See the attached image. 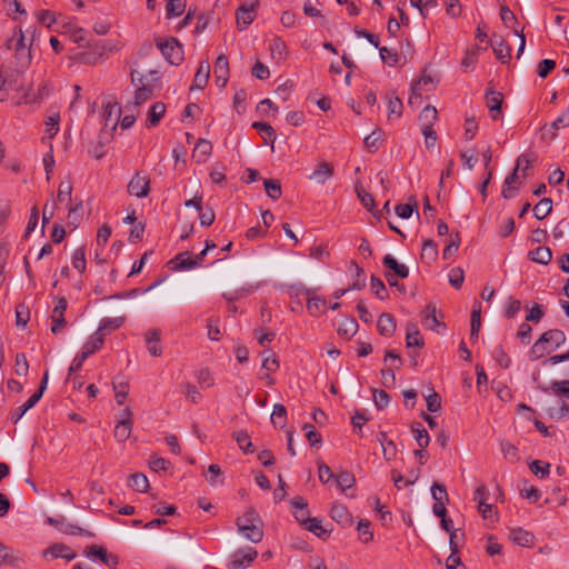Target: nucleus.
<instances>
[{"label":"nucleus","mask_w":569,"mask_h":569,"mask_svg":"<svg viewBox=\"0 0 569 569\" xmlns=\"http://www.w3.org/2000/svg\"><path fill=\"white\" fill-rule=\"evenodd\" d=\"M437 118L438 111L433 106H427L419 116L422 128L432 127Z\"/></svg>","instance_id":"39"},{"label":"nucleus","mask_w":569,"mask_h":569,"mask_svg":"<svg viewBox=\"0 0 569 569\" xmlns=\"http://www.w3.org/2000/svg\"><path fill=\"white\" fill-rule=\"evenodd\" d=\"M43 556H50L51 558H63L68 561L74 559L77 557L76 552L70 549V547L63 543H53L49 548L43 551Z\"/></svg>","instance_id":"13"},{"label":"nucleus","mask_w":569,"mask_h":569,"mask_svg":"<svg viewBox=\"0 0 569 569\" xmlns=\"http://www.w3.org/2000/svg\"><path fill=\"white\" fill-rule=\"evenodd\" d=\"M129 486L139 492H146L149 489V480L143 473H133L130 476Z\"/></svg>","instance_id":"44"},{"label":"nucleus","mask_w":569,"mask_h":569,"mask_svg":"<svg viewBox=\"0 0 569 569\" xmlns=\"http://www.w3.org/2000/svg\"><path fill=\"white\" fill-rule=\"evenodd\" d=\"M269 50L271 52L272 59L277 61H281L287 57L288 50L287 44L283 40L276 38L272 39L269 43Z\"/></svg>","instance_id":"33"},{"label":"nucleus","mask_w":569,"mask_h":569,"mask_svg":"<svg viewBox=\"0 0 569 569\" xmlns=\"http://www.w3.org/2000/svg\"><path fill=\"white\" fill-rule=\"evenodd\" d=\"M460 244V236L458 232L450 236V242L445 247L442 251L443 259H450L458 250Z\"/></svg>","instance_id":"55"},{"label":"nucleus","mask_w":569,"mask_h":569,"mask_svg":"<svg viewBox=\"0 0 569 569\" xmlns=\"http://www.w3.org/2000/svg\"><path fill=\"white\" fill-rule=\"evenodd\" d=\"M146 345L151 356L160 357L162 355L159 329H152L146 333Z\"/></svg>","instance_id":"16"},{"label":"nucleus","mask_w":569,"mask_h":569,"mask_svg":"<svg viewBox=\"0 0 569 569\" xmlns=\"http://www.w3.org/2000/svg\"><path fill=\"white\" fill-rule=\"evenodd\" d=\"M371 291L381 300L388 297L387 288L382 280L372 276L370 281Z\"/></svg>","instance_id":"57"},{"label":"nucleus","mask_w":569,"mask_h":569,"mask_svg":"<svg viewBox=\"0 0 569 569\" xmlns=\"http://www.w3.org/2000/svg\"><path fill=\"white\" fill-rule=\"evenodd\" d=\"M170 263L174 264L173 269L176 270H189L198 267V261L191 257L189 251L177 254Z\"/></svg>","instance_id":"21"},{"label":"nucleus","mask_w":569,"mask_h":569,"mask_svg":"<svg viewBox=\"0 0 569 569\" xmlns=\"http://www.w3.org/2000/svg\"><path fill=\"white\" fill-rule=\"evenodd\" d=\"M552 349L548 348V346L541 341V338H539L533 346L531 347L529 351V359L531 361H536L538 359H541L545 355L551 352Z\"/></svg>","instance_id":"42"},{"label":"nucleus","mask_w":569,"mask_h":569,"mask_svg":"<svg viewBox=\"0 0 569 569\" xmlns=\"http://www.w3.org/2000/svg\"><path fill=\"white\" fill-rule=\"evenodd\" d=\"M552 210L550 198H542L533 208L535 217L539 220L545 219Z\"/></svg>","instance_id":"43"},{"label":"nucleus","mask_w":569,"mask_h":569,"mask_svg":"<svg viewBox=\"0 0 569 569\" xmlns=\"http://www.w3.org/2000/svg\"><path fill=\"white\" fill-rule=\"evenodd\" d=\"M326 300L321 297H309L307 300V309L311 316H319L323 312Z\"/></svg>","instance_id":"47"},{"label":"nucleus","mask_w":569,"mask_h":569,"mask_svg":"<svg viewBox=\"0 0 569 569\" xmlns=\"http://www.w3.org/2000/svg\"><path fill=\"white\" fill-rule=\"evenodd\" d=\"M254 6H241L236 13L237 24L240 29L247 28L254 20Z\"/></svg>","instance_id":"20"},{"label":"nucleus","mask_w":569,"mask_h":569,"mask_svg":"<svg viewBox=\"0 0 569 569\" xmlns=\"http://www.w3.org/2000/svg\"><path fill=\"white\" fill-rule=\"evenodd\" d=\"M71 263H72V267L76 270H78L80 273L84 272L86 267H87V261H86V248L83 246L76 249V251L73 252L72 258H71Z\"/></svg>","instance_id":"45"},{"label":"nucleus","mask_w":569,"mask_h":569,"mask_svg":"<svg viewBox=\"0 0 569 569\" xmlns=\"http://www.w3.org/2000/svg\"><path fill=\"white\" fill-rule=\"evenodd\" d=\"M335 480H336L337 486L342 491L351 488L356 482L355 476L349 471H341L340 473H338L336 476Z\"/></svg>","instance_id":"52"},{"label":"nucleus","mask_w":569,"mask_h":569,"mask_svg":"<svg viewBox=\"0 0 569 569\" xmlns=\"http://www.w3.org/2000/svg\"><path fill=\"white\" fill-rule=\"evenodd\" d=\"M210 77V64L208 61H201L199 63L198 70L194 74L193 84L191 89H203Z\"/></svg>","instance_id":"18"},{"label":"nucleus","mask_w":569,"mask_h":569,"mask_svg":"<svg viewBox=\"0 0 569 569\" xmlns=\"http://www.w3.org/2000/svg\"><path fill=\"white\" fill-rule=\"evenodd\" d=\"M151 94H152V90L150 88L146 87L144 84H142L141 87H138L134 92V100H133L134 107H139L142 103H144L147 100H149L151 98Z\"/></svg>","instance_id":"58"},{"label":"nucleus","mask_w":569,"mask_h":569,"mask_svg":"<svg viewBox=\"0 0 569 569\" xmlns=\"http://www.w3.org/2000/svg\"><path fill=\"white\" fill-rule=\"evenodd\" d=\"M164 113H166V104L164 103H162V102L153 103L150 107V110L148 113L147 127L148 128L156 127L160 122V120L164 116Z\"/></svg>","instance_id":"28"},{"label":"nucleus","mask_w":569,"mask_h":569,"mask_svg":"<svg viewBox=\"0 0 569 569\" xmlns=\"http://www.w3.org/2000/svg\"><path fill=\"white\" fill-rule=\"evenodd\" d=\"M293 508V516L296 520L302 526L310 519L308 503L302 497H296L291 501Z\"/></svg>","instance_id":"15"},{"label":"nucleus","mask_w":569,"mask_h":569,"mask_svg":"<svg viewBox=\"0 0 569 569\" xmlns=\"http://www.w3.org/2000/svg\"><path fill=\"white\" fill-rule=\"evenodd\" d=\"M67 307H68L67 299L64 297H60L58 299L57 305L53 308L52 315H51V320H52L51 332L53 335L60 333L67 325V321L64 319V312L67 310Z\"/></svg>","instance_id":"5"},{"label":"nucleus","mask_w":569,"mask_h":569,"mask_svg":"<svg viewBox=\"0 0 569 569\" xmlns=\"http://www.w3.org/2000/svg\"><path fill=\"white\" fill-rule=\"evenodd\" d=\"M536 159H537V157H536V154L533 152L520 154L517 158L516 168L505 179V184L510 186V184L515 183L517 181V179H518V171L522 167V163L526 162V168H529L531 166V163L536 161Z\"/></svg>","instance_id":"14"},{"label":"nucleus","mask_w":569,"mask_h":569,"mask_svg":"<svg viewBox=\"0 0 569 569\" xmlns=\"http://www.w3.org/2000/svg\"><path fill=\"white\" fill-rule=\"evenodd\" d=\"M529 468L532 473H535L536 476H538L540 478H546L550 472V465L547 462H541L539 460H533L529 465Z\"/></svg>","instance_id":"60"},{"label":"nucleus","mask_w":569,"mask_h":569,"mask_svg":"<svg viewBox=\"0 0 569 569\" xmlns=\"http://www.w3.org/2000/svg\"><path fill=\"white\" fill-rule=\"evenodd\" d=\"M260 519L256 510L249 509L237 519L238 531L251 542L258 543L263 537L262 528L258 525Z\"/></svg>","instance_id":"1"},{"label":"nucleus","mask_w":569,"mask_h":569,"mask_svg":"<svg viewBox=\"0 0 569 569\" xmlns=\"http://www.w3.org/2000/svg\"><path fill=\"white\" fill-rule=\"evenodd\" d=\"M257 556L258 552L251 547L239 549L231 556L228 569H244L250 566Z\"/></svg>","instance_id":"4"},{"label":"nucleus","mask_w":569,"mask_h":569,"mask_svg":"<svg viewBox=\"0 0 569 569\" xmlns=\"http://www.w3.org/2000/svg\"><path fill=\"white\" fill-rule=\"evenodd\" d=\"M485 98L491 119H499L501 113V104L503 102L502 93L493 90V88L489 86L486 90Z\"/></svg>","instance_id":"6"},{"label":"nucleus","mask_w":569,"mask_h":569,"mask_svg":"<svg viewBox=\"0 0 569 569\" xmlns=\"http://www.w3.org/2000/svg\"><path fill=\"white\" fill-rule=\"evenodd\" d=\"M422 325L433 331H439L438 328L445 325L438 319V310L436 305L429 303L422 311Z\"/></svg>","instance_id":"10"},{"label":"nucleus","mask_w":569,"mask_h":569,"mask_svg":"<svg viewBox=\"0 0 569 569\" xmlns=\"http://www.w3.org/2000/svg\"><path fill=\"white\" fill-rule=\"evenodd\" d=\"M303 528L321 539H326L329 536V531L323 528L321 521L318 518H310Z\"/></svg>","instance_id":"38"},{"label":"nucleus","mask_w":569,"mask_h":569,"mask_svg":"<svg viewBox=\"0 0 569 569\" xmlns=\"http://www.w3.org/2000/svg\"><path fill=\"white\" fill-rule=\"evenodd\" d=\"M84 553L89 557L92 556L99 558L106 566L110 568H114L118 565L117 556L108 553L103 547L96 545L89 546Z\"/></svg>","instance_id":"11"},{"label":"nucleus","mask_w":569,"mask_h":569,"mask_svg":"<svg viewBox=\"0 0 569 569\" xmlns=\"http://www.w3.org/2000/svg\"><path fill=\"white\" fill-rule=\"evenodd\" d=\"M540 338L547 346L550 345L552 350L559 348L566 342V335L559 329H550L543 332Z\"/></svg>","instance_id":"17"},{"label":"nucleus","mask_w":569,"mask_h":569,"mask_svg":"<svg viewBox=\"0 0 569 569\" xmlns=\"http://www.w3.org/2000/svg\"><path fill=\"white\" fill-rule=\"evenodd\" d=\"M492 50L498 60L502 63H507L510 59V47L500 37H493L491 40Z\"/></svg>","instance_id":"19"},{"label":"nucleus","mask_w":569,"mask_h":569,"mask_svg":"<svg viewBox=\"0 0 569 569\" xmlns=\"http://www.w3.org/2000/svg\"><path fill=\"white\" fill-rule=\"evenodd\" d=\"M546 412L553 420H561L569 413V405L561 401L559 406H548Z\"/></svg>","instance_id":"41"},{"label":"nucleus","mask_w":569,"mask_h":569,"mask_svg":"<svg viewBox=\"0 0 569 569\" xmlns=\"http://www.w3.org/2000/svg\"><path fill=\"white\" fill-rule=\"evenodd\" d=\"M531 261L540 264H548L552 259V251L548 247H537L528 253Z\"/></svg>","instance_id":"30"},{"label":"nucleus","mask_w":569,"mask_h":569,"mask_svg":"<svg viewBox=\"0 0 569 569\" xmlns=\"http://www.w3.org/2000/svg\"><path fill=\"white\" fill-rule=\"evenodd\" d=\"M412 432L418 446L426 449L430 442V437L427 430L422 428L420 423H417V427H412Z\"/></svg>","instance_id":"54"},{"label":"nucleus","mask_w":569,"mask_h":569,"mask_svg":"<svg viewBox=\"0 0 569 569\" xmlns=\"http://www.w3.org/2000/svg\"><path fill=\"white\" fill-rule=\"evenodd\" d=\"M338 335L346 339H350L358 331V323L353 318H345L338 327Z\"/></svg>","instance_id":"31"},{"label":"nucleus","mask_w":569,"mask_h":569,"mask_svg":"<svg viewBox=\"0 0 569 569\" xmlns=\"http://www.w3.org/2000/svg\"><path fill=\"white\" fill-rule=\"evenodd\" d=\"M234 439L239 446V448L244 453H252L254 451V447L250 440L249 435L246 431H239L234 433Z\"/></svg>","instance_id":"49"},{"label":"nucleus","mask_w":569,"mask_h":569,"mask_svg":"<svg viewBox=\"0 0 569 569\" xmlns=\"http://www.w3.org/2000/svg\"><path fill=\"white\" fill-rule=\"evenodd\" d=\"M381 131H373L363 140L366 148L369 151H376L381 143Z\"/></svg>","instance_id":"64"},{"label":"nucleus","mask_w":569,"mask_h":569,"mask_svg":"<svg viewBox=\"0 0 569 569\" xmlns=\"http://www.w3.org/2000/svg\"><path fill=\"white\" fill-rule=\"evenodd\" d=\"M481 327V309L480 306L473 307L471 312V330L470 338H477Z\"/></svg>","instance_id":"56"},{"label":"nucleus","mask_w":569,"mask_h":569,"mask_svg":"<svg viewBox=\"0 0 569 569\" xmlns=\"http://www.w3.org/2000/svg\"><path fill=\"white\" fill-rule=\"evenodd\" d=\"M266 193L273 200H277L281 197V184L278 180L274 179H266L263 182Z\"/></svg>","instance_id":"50"},{"label":"nucleus","mask_w":569,"mask_h":569,"mask_svg":"<svg viewBox=\"0 0 569 569\" xmlns=\"http://www.w3.org/2000/svg\"><path fill=\"white\" fill-rule=\"evenodd\" d=\"M379 53L381 60L388 63L390 67H395L399 61L398 53L388 49L387 47L379 48Z\"/></svg>","instance_id":"62"},{"label":"nucleus","mask_w":569,"mask_h":569,"mask_svg":"<svg viewBox=\"0 0 569 569\" xmlns=\"http://www.w3.org/2000/svg\"><path fill=\"white\" fill-rule=\"evenodd\" d=\"M387 99L389 117L396 116L399 118L402 114V101L399 99V97L395 96L393 93H389L387 96Z\"/></svg>","instance_id":"51"},{"label":"nucleus","mask_w":569,"mask_h":569,"mask_svg":"<svg viewBox=\"0 0 569 569\" xmlns=\"http://www.w3.org/2000/svg\"><path fill=\"white\" fill-rule=\"evenodd\" d=\"M333 166L327 161H322L316 167L308 179L318 184H325L333 176Z\"/></svg>","instance_id":"9"},{"label":"nucleus","mask_w":569,"mask_h":569,"mask_svg":"<svg viewBox=\"0 0 569 569\" xmlns=\"http://www.w3.org/2000/svg\"><path fill=\"white\" fill-rule=\"evenodd\" d=\"M378 440L382 447L383 457L387 460H392L397 453V447L392 440H390L385 432H380Z\"/></svg>","instance_id":"34"},{"label":"nucleus","mask_w":569,"mask_h":569,"mask_svg":"<svg viewBox=\"0 0 569 569\" xmlns=\"http://www.w3.org/2000/svg\"><path fill=\"white\" fill-rule=\"evenodd\" d=\"M157 47L161 51L162 56L166 60L173 66H178L183 60V50L182 46L176 38H168L164 40H159L157 42Z\"/></svg>","instance_id":"2"},{"label":"nucleus","mask_w":569,"mask_h":569,"mask_svg":"<svg viewBox=\"0 0 569 569\" xmlns=\"http://www.w3.org/2000/svg\"><path fill=\"white\" fill-rule=\"evenodd\" d=\"M510 538L521 547H531L535 536L522 528H515L510 530Z\"/></svg>","instance_id":"24"},{"label":"nucleus","mask_w":569,"mask_h":569,"mask_svg":"<svg viewBox=\"0 0 569 569\" xmlns=\"http://www.w3.org/2000/svg\"><path fill=\"white\" fill-rule=\"evenodd\" d=\"M186 0H168L166 11L168 18L179 17L184 12Z\"/></svg>","instance_id":"48"},{"label":"nucleus","mask_w":569,"mask_h":569,"mask_svg":"<svg viewBox=\"0 0 569 569\" xmlns=\"http://www.w3.org/2000/svg\"><path fill=\"white\" fill-rule=\"evenodd\" d=\"M382 263L386 268L389 270H392L395 276L400 278H407L409 274V269L406 264L399 263L396 258H393L391 254H386Z\"/></svg>","instance_id":"26"},{"label":"nucleus","mask_w":569,"mask_h":569,"mask_svg":"<svg viewBox=\"0 0 569 569\" xmlns=\"http://www.w3.org/2000/svg\"><path fill=\"white\" fill-rule=\"evenodd\" d=\"M436 81L431 74L423 73L421 78L416 81L412 86H415V90H421L423 92H429L436 88Z\"/></svg>","instance_id":"53"},{"label":"nucleus","mask_w":569,"mask_h":569,"mask_svg":"<svg viewBox=\"0 0 569 569\" xmlns=\"http://www.w3.org/2000/svg\"><path fill=\"white\" fill-rule=\"evenodd\" d=\"M103 46H98V43L89 44L88 49L77 52L73 56V59L82 64L94 66L100 63L103 58Z\"/></svg>","instance_id":"3"},{"label":"nucleus","mask_w":569,"mask_h":569,"mask_svg":"<svg viewBox=\"0 0 569 569\" xmlns=\"http://www.w3.org/2000/svg\"><path fill=\"white\" fill-rule=\"evenodd\" d=\"M32 61V49L22 48L14 50V68L17 72L23 73L28 70Z\"/></svg>","instance_id":"12"},{"label":"nucleus","mask_w":569,"mask_h":569,"mask_svg":"<svg viewBox=\"0 0 569 569\" xmlns=\"http://www.w3.org/2000/svg\"><path fill=\"white\" fill-rule=\"evenodd\" d=\"M150 180L146 176H141L139 172L128 183V192L137 198H144L150 191Z\"/></svg>","instance_id":"7"},{"label":"nucleus","mask_w":569,"mask_h":569,"mask_svg":"<svg viewBox=\"0 0 569 569\" xmlns=\"http://www.w3.org/2000/svg\"><path fill=\"white\" fill-rule=\"evenodd\" d=\"M546 393H553L559 398L569 400V380L552 381L549 387H540Z\"/></svg>","instance_id":"23"},{"label":"nucleus","mask_w":569,"mask_h":569,"mask_svg":"<svg viewBox=\"0 0 569 569\" xmlns=\"http://www.w3.org/2000/svg\"><path fill=\"white\" fill-rule=\"evenodd\" d=\"M271 422L274 427L283 428L287 423V409L281 403H276L271 413Z\"/></svg>","instance_id":"36"},{"label":"nucleus","mask_w":569,"mask_h":569,"mask_svg":"<svg viewBox=\"0 0 569 569\" xmlns=\"http://www.w3.org/2000/svg\"><path fill=\"white\" fill-rule=\"evenodd\" d=\"M377 328L381 336L390 337L396 330L395 318L390 313H382L378 319Z\"/></svg>","instance_id":"25"},{"label":"nucleus","mask_w":569,"mask_h":569,"mask_svg":"<svg viewBox=\"0 0 569 569\" xmlns=\"http://www.w3.org/2000/svg\"><path fill=\"white\" fill-rule=\"evenodd\" d=\"M330 516L335 521H337L338 523H341L343 526L351 523V516L348 512V509L343 505L335 503L331 507Z\"/></svg>","instance_id":"32"},{"label":"nucleus","mask_w":569,"mask_h":569,"mask_svg":"<svg viewBox=\"0 0 569 569\" xmlns=\"http://www.w3.org/2000/svg\"><path fill=\"white\" fill-rule=\"evenodd\" d=\"M212 151V144L208 140L200 139L193 150L192 158L197 160V162L201 163L207 160Z\"/></svg>","instance_id":"29"},{"label":"nucleus","mask_w":569,"mask_h":569,"mask_svg":"<svg viewBox=\"0 0 569 569\" xmlns=\"http://www.w3.org/2000/svg\"><path fill=\"white\" fill-rule=\"evenodd\" d=\"M124 322V317H117V318H103L99 325V328L97 331H100V333L111 332L118 328H120Z\"/></svg>","instance_id":"40"},{"label":"nucleus","mask_w":569,"mask_h":569,"mask_svg":"<svg viewBox=\"0 0 569 569\" xmlns=\"http://www.w3.org/2000/svg\"><path fill=\"white\" fill-rule=\"evenodd\" d=\"M406 345L408 348L423 346V340L420 336V332L417 326L413 323H408L407 326Z\"/></svg>","instance_id":"35"},{"label":"nucleus","mask_w":569,"mask_h":569,"mask_svg":"<svg viewBox=\"0 0 569 569\" xmlns=\"http://www.w3.org/2000/svg\"><path fill=\"white\" fill-rule=\"evenodd\" d=\"M20 558L17 552L12 549H9L0 541V566L9 565L16 566L19 562Z\"/></svg>","instance_id":"37"},{"label":"nucleus","mask_w":569,"mask_h":569,"mask_svg":"<svg viewBox=\"0 0 569 569\" xmlns=\"http://www.w3.org/2000/svg\"><path fill=\"white\" fill-rule=\"evenodd\" d=\"M417 202L413 201L412 203H405V204H397L395 208V211L398 217L402 219H408L412 216L413 211L417 210Z\"/></svg>","instance_id":"63"},{"label":"nucleus","mask_w":569,"mask_h":569,"mask_svg":"<svg viewBox=\"0 0 569 569\" xmlns=\"http://www.w3.org/2000/svg\"><path fill=\"white\" fill-rule=\"evenodd\" d=\"M437 244L432 240H426L421 250V258L433 261L437 258Z\"/></svg>","instance_id":"59"},{"label":"nucleus","mask_w":569,"mask_h":569,"mask_svg":"<svg viewBox=\"0 0 569 569\" xmlns=\"http://www.w3.org/2000/svg\"><path fill=\"white\" fill-rule=\"evenodd\" d=\"M566 127H569V107L550 124V128L548 129L550 131V137L555 138L557 136V130Z\"/></svg>","instance_id":"46"},{"label":"nucleus","mask_w":569,"mask_h":569,"mask_svg":"<svg viewBox=\"0 0 569 569\" xmlns=\"http://www.w3.org/2000/svg\"><path fill=\"white\" fill-rule=\"evenodd\" d=\"M103 338H104V333H100V331H96L86 341V343L83 345V347L81 349V352H83L84 356H87V357L94 353L97 350H99L102 347Z\"/></svg>","instance_id":"27"},{"label":"nucleus","mask_w":569,"mask_h":569,"mask_svg":"<svg viewBox=\"0 0 569 569\" xmlns=\"http://www.w3.org/2000/svg\"><path fill=\"white\" fill-rule=\"evenodd\" d=\"M303 430L306 431V438L309 441L310 446H318L322 442L321 435L316 430V428L312 425L306 423L303 426Z\"/></svg>","instance_id":"61"},{"label":"nucleus","mask_w":569,"mask_h":569,"mask_svg":"<svg viewBox=\"0 0 569 569\" xmlns=\"http://www.w3.org/2000/svg\"><path fill=\"white\" fill-rule=\"evenodd\" d=\"M132 412L129 408L123 410V418L117 423L113 436L117 441L123 442L126 441L132 431Z\"/></svg>","instance_id":"8"},{"label":"nucleus","mask_w":569,"mask_h":569,"mask_svg":"<svg viewBox=\"0 0 569 569\" xmlns=\"http://www.w3.org/2000/svg\"><path fill=\"white\" fill-rule=\"evenodd\" d=\"M41 399V391H36L23 405L18 407L12 413H11V421L16 425L23 415L33 408L37 402Z\"/></svg>","instance_id":"22"}]
</instances>
